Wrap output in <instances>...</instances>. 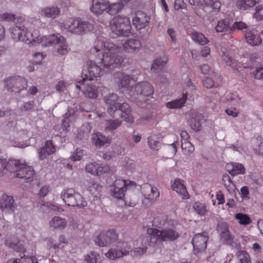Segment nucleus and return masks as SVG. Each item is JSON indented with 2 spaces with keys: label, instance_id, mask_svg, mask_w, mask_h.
<instances>
[{
  "label": "nucleus",
  "instance_id": "obj_30",
  "mask_svg": "<svg viewBox=\"0 0 263 263\" xmlns=\"http://www.w3.org/2000/svg\"><path fill=\"white\" fill-rule=\"evenodd\" d=\"M14 199L12 196L4 194L0 198V208L2 209H9L11 212L14 211Z\"/></svg>",
  "mask_w": 263,
  "mask_h": 263
},
{
  "label": "nucleus",
  "instance_id": "obj_50",
  "mask_svg": "<svg viewBox=\"0 0 263 263\" xmlns=\"http://www.w3.org/2000/svg\"><path fill=\"white\" fill-rule=\"evenodd\" d=\"M237 255L240 263H251L250 255L246 251H238Z\"/></svg>",
  "mask_w": 263,
  "mask_h": 263
},
{
  "label": "nucleus",
  "instance_id": "obj_39",
  "mask_svg": "<svg viewBox=\"0 0 263 263\" xmlns=\"http://www.w3.org/2000/svg\"><path fill=\"white\" fill-rule=\"evenodd\" d=\"M122 121L119 120H108L105 121L104 124L105 132H111L116 130L121 126Z\"/></svg>",
  "mask_w": 263,
  "mask_h": 263
},
{
  "label": "nucleus",
  "instance_id": "obj_35",
  "mask_svg": "<svg viewBox=\"0 0 263 263\" xmlns=\"http://www.w3.org/2000/svg\"><path fill=\"white\" fill-rule=\"evenodd\" d=\"M203 118L202 114L198 112H195L192 115V117L190 121V126L191 128L196 132L200 130L201 120Z\"/></svg>",
  "mask_w": 263,
  "mask_h": 263
},
{
  "label": "nucleus",
  "instance_id": "obj_21",
  "mask_svg": "<svg viewBox=\"0 0 263 263\" xmlns=\"http://www.w3.org/2000/svg\"><path fill=\"white\" fill-rule=\"evenodd\" d=\"M245 35L246 41L251 45L258 46L262 42L260 34L256 30H248Z\"/></svg>",
  "mask_w": 263,
  "mask_h": 263
},
{
  "label": "nucleus",
  "instance_id": "obj_6",
  "mask_svg": "<svg viewBox=\"0 0 263 263\" xmlns=\"http://www.w3.org/2000/svg\"><path fill=\"white\" fill-rule=\"evenodd\" d=\"M64 26L69 32L78 35H83L94 29L93 24L80 18L68 20L64 23Z\"/></svg>",
  "mask_w": 263,
  "mask_h": 263
},
{
  "label": "nucleus",
  "instance_id": "obj_31",
  "mask_svg": "<svg viewBox=\"0 0 263 263\" xmlns=\"http://www.w3.org/2000/svg\"><path fill=\"white\" fill-rule=\"evenodd\" d=\"M16 160L10 159L8 161L6 159H0V173H6L7 172H11L13 167L17 164Z\"/></svg>",
  "mask_w": 263,
  "mask_h": 263
},
{
  "label": "nucleus",
  "instance_id": "obj_18",
  "mask_svg": "<svg viewBox=\"0 0 263 263\" xmlns=\"http://www.w3.org/2000/svg\"><path fill=\"white\" fill-rule=\"evenodd\" d=\"M171 189L175 191L182 199L189 198V195L183 180L178 178L175 179L172 183Z\"/></svg>",
  "mask_w": 263,
  "mask_h": 263
},
{
  "label": "nucleus",
  "instance_id": "obj_41",
  "mask_svg": "<svg viewBox=\"0 0 263 263\" xmlns=\"http://www.w3.org/2000/svg\"><path fill=\"white\" fill-rule=\"evenodd\" d=\"M221 58L226 64L233 68H236L237 63L235 60L230 57L229 52L224 49L221 50Z\"/></svg>",
  "mask_w": 263,
  "mask_h": 263
},
{
  "label": "nucleus",
  "instance_id": "obj_49",
  "mask_svg": "<svg viewBox=\"0 0 263 263\" xmlns=\"http://www.w3.org/2000/svg\"><path fill=\"white\" fill-rule=\"evenodd\" d=\"M100 257L99 255L95 252L91 251L85 257L86 263H99Z\"/></svg>",
  "mask_w": 263,
  "mask_h": 263
},
{
  "label": "nucleus",
  "instance_id": "obj_59",
  "mask_svg": "<svg viewBox=\"0 0 263 263\" xmlns=\"http://www.w3.org/2000/svg\"><path fill=\"white\" fill-rule=\"evenodd\" d=\"M248 28L247 25L242 22H235L233 26L231 27V31H235L236 29L238 30H242L243 29Z\"/></svg>",
  "mask_w": 263,
  "mask_h": 263
},
{
  "label": "nucleus",
  "instance_id": "obj_19",
  "mask_svg": "<svg viewBox=\"0 0 263 263\" xmlns=\"http://www.w3.org/2000/svg\"><path fill=\"white\" fill-rule=\"evenodd\" d=\"M149 17L145 13L139 12L133 18V24L137 30H141L148 24Z\"/></svg>",
  "mask_w": 263,
  "mask_h": 263
},
{
  "label": "nucleus",
  "instance_id": "obj_34",
  "mask_svg": "<svg viewBox=\"0 0 263 263\" xmlns=\"http://www.w3.org/2000/svg\"><path fill=\"white\" fill-rule=\"evenodd\" d=\"M49 224L52 228L61 230L66 227L67 221L64 218L60 216H55L49 221Z\"/></svg>",
  "mask_w": 263,
  "mask_h": 263
},
{
  "label": "nucleus",
  "instance_id": "obj_8",
  "mask_svg": "<svg viewBox=\"0 0 263 263\" xmlns=\"http://www.w3.org/2000/svg\"><path fill=\"white\" fill-rule=\"evenodd\" d=\"M114 81L120 88L128 91L130 95H134L133 89L135 86V81L133 77L124 72H117L114 75Z\"/></svg>",
  "mask_w": 263,
  "mask_h": 263
},
{
  "label": "nucleus",
  "instance_id": "obj_42",
  "mask_svg": "<svg viewBox=\"0 0 263 263\" xmlns=\"http://www.w3.org/2000/svg\"><path fill=\"white\" fill-rule=\"evenodd\" d=\"M129 184L134 185L136 184L134 182L130 180L118 179L115 180L114 185L111 186V187L116 189L119 188L120 190L122 189L127 190V188Z\"/></svg>",
  "mask_w": 263,
  "mask_h": 263
},
{
  "label": "nucleus",
  "instance_id": "obj_26",
  "mask_svg": "<svg viewBox=\"0 0 263 263\" xmlns=\"http://www.w3.org/2000/svg\"><path fill=\"white\" fill-rule=\"evenodd\" d=\"M167 62L166 57H161L154 60L151 67V71L153 73H158L162 71Z\"/></svg>",
  "mask_w": 263,
  "mask_h": 263
},
{
  "label": "nucleus",
  "instance_id": "obj_4",
  "mask_svg": "<svg viewBox=\"0 0 263 263\" xmlns=\"http://www.w3.org/2000/svg\"><path fill=\"white\" fill-rule=\"evenodd\" d=\"M131 27L129 18L124 16L117 15L110 22L111 31L118 36H128L130 33Z\"/></svg>",
  "mask_w": 263,
  "mask_h": 263
},
{
  "label": "nucleus",
  "instance_id": "obj_22",
  "mask_svg": "<svg viewBox=\"0 0 263 263\" xmlns=\"http://www.w3.org/2000/svg\"><path fill=\"white\" fill-rule=\"evenodd\" d=\"M82 82L84 85V88L83 89L84 96L91 99L96 98L99 93L97 87L93 85L90 82L91 81H86L84 83V81L82 79Z\"/></svg>",
  "mask_w": 263,
  "mask_h": 263
},
{
  "label": "nucleus",
  "instance_id": "obj_11",
  "mask_svg": "<svg viewBox=\"0 0 263 263\" xmlns=\"http://www.w3.org/2000/svg\"><path fill=\"white\" fill-rule=\"evenodd\" d=\"M118 239V234L114 230H110L100 233L95 239L96 244L104 247L109 246L115 242Z\"/></svg>",
  "mask_w": 263,
  "mask_h": 263
},
{
  "label": "nucleus",
  "instance_id": "obj_53",
  "mask_svg": "<svg viewBox=\"0 0 263 263\" xmlns=\"http://www.w3.org/2000/svg\"><path fill=\"white\" fill-rule=\"evenodd\" d=\"M220 236L221 239L223 240L226 244L229 246H232L234 237L231 235L229 231L221 234Z\"/></svg>",
  "mask_w": 263,
  "mask_h": 263
},
{
  "label": "nucleus",
  "instance_id": "obj_51",
  "mask_svg": "<svg viewBox=\"0 0 263 263\" xmlns=\"http://www.w3.org/2000/svg\"><path fill=\"white\" fill-rule=\"evenodd\" d=\"M185 154L189 155L194 151V145L189 141H182L181 145Z\"/></svg>",
  "mask_w": 263,
  "mask_h": 263
},
{
  "label": "nucleus",
  "instance_id": "obj_12",
  "mask_svg": "<svg viewBox=\"0 0 263 263\" xmlns=\"http://www.w3.org/2000/svg\"><path fill=\"white\" fill-rule=\"evenodd\" d=\"M139 96V99L148 100V98L151 97L154 93V89L152 86L147 82H141L135 86L133 89V92Z\"/></svg>",
  "mask_w": 263,
  "mask_h": 263
},
{
  "label": "nucleus",
  "instance_id": "obj_17",
  "mask_svg": "<svg viewBox=\"0 0 263 263\" xmlns=\"http://www.w3.org/2000/svg\"><path fill=\"white\" fill-rule=\"evenodd\" d=\"M123 48L127 53H136L141 50L142 44L139 40L129 39L123 43Z\"/></svg>",
  "mask_w": 263,
  "mask_h": 263
},
{
  "label": "nucleus",
  "instance_id": "obj_40",
  "mask_svg": "<svg viewBox=\"0 0 263 263\" xmlns=\"http://www.w3.org/2000/svg\"><path fill=\"white\" fill-rule=\"evenodd\" d=\"M75 112L71 109H69L67 112L66 113L65 118L62 122V129L63 131H68L70 126V123L74 119Z\"/></svg>",
  "mask_w": 263,
  "mask_h": 263
},
{
  "label": "nucleus",
  "instance_id": "obj_5",
  "mask_svg": "<svg viewBox=\"0 0 263 263\" xmlns=\"http://www.w3.org/2000/svg\"><path fill=\"white\" fill-rule=\"evenodd\" d=\"M61 198L68 206L84 208L87 204V201L72 188L64 189L61 193Z\"/></svg>",
  "mask_w": 263,
  "mask_h": 263
},
{
  "label": "nucleus",
  "instance_id": "obj_24",
  "mask_svg": "<svg viewBox=\"0 0 263 263\" xmlns=\"http://www.w3.org/2000/svg\"><path fill=\"white\" fill-rule=\"evenodd\" d=\"M174 221V220L168 218L166 216H159L154 218L153 221V226L162 229L165 227L173 226Z\"/></svg>",
  "mask_w": 263,
  "mask_h": 263
},
{
  "label": "nucleus",
  "instance_id": "obj_60",
  "mask_svg": "<svg viewBox=\"0 0 263 263\" xmlns=\"http://www.w3.org/2000/svg\"><path fill=\"white\" fill-rule=\"evenodd\" d=\"M15 18V15L11 13H4L0 14V20L10 22L14 21Z\"/></svg>",
  "mask_w": 263,
  "mask_h": 263
},
{
  "label": "nucleus",
  "instance_id": "obj_9",
  "mask_svg": "<svg viewBox=\"0 0 263 263\" xmlns=\"http://www.w3.org/2000/svg\"><path fill=\"white\" fill-rule=\"evenodd\" d=\"M17 162L14 167H13L12 173L14 174V176L25 180H30L33 178L34 175L33 169L29 166H27L25 162H22L21 160H16Z\"/></svg>",
  "mask_w": 263,
  "mask_h": 263
},
{
  "label": "nucleus",
  "instance_id": "obj_16",
  "mask_svg": "<svg viewBox=\"0 0 263 263\" xmlns=\"http://www.w3.org/2000/svg\"><path fill=\"white\" fill-rule=\"evenodd\" d=\"M118 100V96L115 93H109L104 97V102L110 115L114 114L117 110L119 104Z\"/></svg>",
  "mask_w": 263,
  "mask_h": 263
},
{
  "label": "nucleus",
  "instance_id": "obj_33",
  "mask_svg": "<svg viewBox=\"0 0 263 263\" xmlns=\"http://www.w3.org/2000/svg\"><path fill=\"white\" fill-rule=\"evenodd\" d=\"M129 251L126 249H110L108 251L105 253V256L107 258L114 260L116 258L127 255Z\"/></svg>",
  "mask_w": 263,
  "mask_h": 263
},
{
  "label": "nucleus",
  "instance_id": "obj_52",
  "mask_svg": "<svg viewBox=\"0 0 263 263\" xmlns=\"http://www.w3.org/2000/svg\"><path fill=\"white\" fill-rule=\"evenodd\" d=\"M235 218L239 220L240 224L247 225L251 222L250 217L246 214L237 213L235 215Z\"/></svg>",
  "mask_w": 263,
  "mask_h": 263
},
{
  "label": "nucleus",
  "instance_id": "obj_7",
  "mask_svg": "<svg viewBox=\"0 0 263 263\" xmlns=\"http://www.w3.org/2000/svg\"><path fill=\"white\" fill-rule=\"evenodd\" d=\"M4 86L10 92L20 93L27 88L28 81L22 77L15 76L6 79L4 81Z\"/></svg>",
  "mask_w": 263,
  "mask_h": 263
},
{
  "label": "nucleus",
  "instance_id": "obj_2",
  "mask_svg": "<svg viewBox=\"0 0 263 263\" xmlns=\"http://www.w3.org/2000/svg\"><path fill=\"white\" fill-rule=\"evenodd\" d=\"M10 31L12 37L15 41L25 42L27 44H31L42 43L43 45H44V42L46 41L43 39L46 36L40 37L38 30L28 29L24 25H15L12 27Z\"/></svg>",
  "mask_w": 263,
  "mask_h": 263
},
{
  "label": "nucleus",
  "instance_id": "obj_38",
  "mask_svg": "<svg viewBox=\"0 0 263 263\" xmlns=\"http://www.w3.org/2000/svg\"><path fill=\"white\" fill-rule=\"evenodd\" d=\"M5 245L13 250L17 252L25 251V248L22 243L17 240H11L7 239L5 240Z\"/></svg>",
  "mask_w": 263,
  "mask_h": 263
},
{
  "label": "nucleus",
  "instance_id": "obj_23",
  "mask_svg": "<svg viewBox=\"0 0 263 263\" xmlns=\"http://www.w3.org/2000/svg\"><path fill=\"white\" fill-rule=\"evenodd\" d=\"M108 3L107 0H92L90 10L93 13L101 14L104 11L106 10Z\"/></svg>",
  "mask_w": 263,
  "mask_h": 263
},
{
  "label": "nucleus",
  "instance_id": "obj_54",
  "mask_svg": "<svg viewBox=\"0 0 263 263\" xmlns=\"http://www.w3.org/2000/svg\"><path fill=\"white\" fill-rule=\"evenodd\" d=\"M126 191V189L120 190L119 188H111V192L112 196L117 199H122L125 196V193Z\"/></svg>",
  "mask_w": 263,
  "mask_h": 263
},
{
  "label": "nucleus",
  "instance_id": "obj_44",
  "mask_svg": "<svg viewBox=\"0 0 263 263\" xmlns=\"http://www.w3.org/2000/svg\"><path fill=\"white\" fill-rule=\"evenodd\" d=\"M222 181L224 185L229 193L233 192L235 191L236 189L235 184L232 182L228 175L225 174L223 175Z\"/></svg>",
  "mask_w": 263,
  "mask_h": 263
},
{
  "label": "nucleus",
  "instance_id": "obj_10",
  "mask_svg": "<svg viewBox=\"0 0 263 263\" xmlns=\"http://www.w3.org/2000/svg\"><path fill=\"white\" fill-rule=\"evenodd\" d=\"M46 40L44 42V46L53 45L57 46V52L61 54H65L67 53V45L65 39L60 34H50L43 39Z\"/></svg>",
  "mask_w": 263,
  "mask_h": 263
},
{
  "label": "nucleus",
  "instance_id": "obj_32",
  "mask_svg": "<svg viewBox=\"0 0 263 263\" xmlns=\"http://www.w3.org/2000/svg\"><path fill=\"white\" fill-rule=\"evenodd\" d=\"M161 140L160 135L152 134L147 138L148 145L151 149L158 151L161 147Z\"/></svg>",
  "mask_w": 263,
  "mask_h": 263
},
{
  "label": "nucleus",
  "instance_id": "obj_20",
  "mask_svg": "<svg viewBox=\"0 0 263 263\" xmlns=\"http://www.w3.org/2000/svg\"><path fill=\"white\" fill-rule=\"evenodd\" d=\"M109 170L107 166H101L96 163H90L86 165L85 170L94 176H100L107 172Z\"/></svg>",
  "mask_w": 263,
  "mask_h": 263
},
{
  "label": "nucleus",
  "instance_id": "obj_61",
  "mask_svg": "<svg viewBox=\"0 0 263 263\" xmlns=\"http://www.w3.org/2000/svg\"><path fill=\"white\" fill-rule=\"evenodd\" d=\"M119 110L124 114H129L131 111V108L130 107L129 104L126 103H123L122 104H118V107H117V110Z\"/></svg>",
  "mask_w": 263,
  "mask_h": 263
},
{
  "label": "nucleus",
  "instance_id": "obj_56",
  "mask_svg": "<svg viewBox=\"0 0 263 263\" xmlns=\"http://www.w3.org/2000/svg\"><path fill=\"white\" fill-rule=\"evenodd\" d=\"M83 151L80 148H77L71 155L70 158L73 161L81 160L83 156Z\"/></svg>",
  "mask_w": 263,
  "mask_h": 263
},
{
  "label": "nucleus",
  "instance_id": "obj_57",
  "mask_svg": "<svg viewBox=\"0 0 263 263\" xmlns=\"http://www.w3.org/2000/svg\"><path fill=\"white\" fill-rule=\"evenodd\" d=\"M217 231L220 232V235L227 231H229V226L227 223L220 221L217 225Z\"/></svg>",
  "mask_w": 263,
  "mask_h": 263
},
{
  "label": "nucleus",
  "instance_id": "obj_48",
  "mask_svg": "<svg viewBox=\"0 0 263 263\" xmlns=\"http://www.w3.org/2000/svg\"><path fill=\"white\" fill-rule=\"evenodd\" d=\"M229 22L227 20H222L218 22L215 30L217 32H223L229 28Z\"/></svg>",
  "mask_w": 263,
  "mask_h": 263
},
{
  "label": "nucleus",
  "instance_id": "obj_62",
  "mask_svg": "<svg viewBox=\"0 0 263 263\" xmlns=\"http://www.w3.org/2000/svg\"><path fill=\"white\" fill-rule=\"evenodd\" d=\"M256 12L254 13V16L258 20H261L263 18V6H258L255 8Z\"/></svg>",
  "mask_w": 263,
  "mask_h": 263
},
{
  "label": "nucleus",
  "instance_id": "obj_13",
  "mask_svg": "<svg viewBox=\"0 0 263 263\" xmlns=\"http://www.w3.org/2000/svg\"><path fill=\"white\" fill-rule=\"evenodd\" d=\"M88 73H85L82 79L84 83L86 81H91L93 78L99 77L102 73L101 67L96 62L92 60H89L86 63Z\"/></svg>",
  "mask_w": 263,
  "mask_h": 263
},
{
  "label": "nucleus",
  "instance_id": "obj_45",
  "mask_svg": "<svg viewBox=\"0 0 263 263\" xmlns=\"http://www.w3.org/2000/svg\"><path fill=\"white\" fill-rule=\"evenodd\" d=\"M226 101L230 103L231 105L237 106L239 104L240 102V98L238 95L236 93H230L226 95Z\"/></svg>",
  "mask_w": 263,
  "mask_h": 263
},
{
  "label": "nucleus",
  "instance_id": "obj_58",
  "mask_svg": "<svg viewBox=\"0 0 263 263\" xmlns=\"http://www.w3.org/2000/svg\"><path fill=\"white\" fill-rule=\"evenodd\" d=\"M252 75L255 79L263 80V67H256Z\"/></svg>",
  "mask_w": 263,
  "mask_h": 263
},
{
  "label": "nucleus",
  "instance_id": "obj_29",
  "mask_svg": "<svg viewBox=\"0 0 263 263\" xmlns=\"http://www.w3.org/2000/svg\"><path fill=\"white\" fill-rule=\"evenodd\" d=\"M187 98V93H183L180 98L167 102L166 104V106L170 109H180L184 105Z\"/></svg>",
  "mask_w": 263,
  "mask_h": 263
},
{
  "label": "nucleus",
  "instance_id": "obj_46",
  "mask_svg": "<svg viewBox=\"0 0 263 263\" xmlns=\"http://www.w3.org/2000/svg\"><path fill=\"white\" fill-rule=\"evenodd\" d=\"M107 7V12L111 15H114L117 13L122 8L123 4L121 3L108 4Z\"/></svg>",
  "mask_w": 263,
  "mask_h": 263
},
{
  "label": "nucleus",
  "instance_id": "obj_37",
  "mask_svg": "<svg viewBox=\"0 0 263 263\" xmlns=\"http://www.w3.org/2000/svg\"><path fill=\"white\" fill-rule=\"evenodd\" d=\"M92 139L95 145L97 147H101L105 144L109 143L110 141V139L109 138L103 136L100 133L94 134Z\"/></svg>",
  "mask_w": 263,
  "mask_h": 263
},
{
  "label": "nucleus",
  "instance_id": "obj_64",
  "mask_svg": "<svg viewBox=\"0 0 263 263\" xmlns=\"http://www.w3.org/2000/svg\"><path fill=\"white\" fill-rule=\"evenodd\" d=\"M101 187V186L100 185L92 181L89 182L87 185L88 190L92 193L95 191L99 190Z\"/></svg>",
  "mask_w": 263,
  "mask_h": 263
},
{
  "label": "nucleus",
  "instance_id": "obj_28",
  "mask_svg": "<svg viewBox=\"0 0 263 263\" xmlns=\"http://www.w3.org/2000/svg\"><path fill=\"white\" fill-rule=\"evenodd\" d=\"M61 12V10L57 6L46 7L41 10V15L44 17L55 18L58 17Z\"/></svg>",
  "mask_w": 263,
  "mask_h": 263
},
{
  "label": "nucleus",
  "instance_id": "obj_36",
  "mask_svg": "<svg viewBox=\"0 0 263 263\" xmlns=\"http://www.w3.org/2000/svg\"><path fill=\"white\" fill-rule=\"evenodd\" d=\"M258 2L259 0H238L236 6L240 10H246L254 6Z\"/></svg>",
  "mask_w": 263,
  "mask_h": 263
},
{
  "label": "nucleus",
  "instance_id": "obj_55",
  "mask_svg": "<svg viewBox=\"0 0 263 263\" xmlns=\"http://www.w3.org/2000/svg\"><path fill=\"white\" fill-rule=\"evenodd\" d=\"M196 2L201 6H214V8L219 7V3L214 2L213 0H196Z\"/></svg>",
  "mask_w": 263,
  "mask_h": 263
},
{
  "label": "nucleus",
  "instance_id": "obj_14",
  "mask_svg": "<svg viewBox=\"0 0 263 263\" xmlns=\"http://www.w3.org/2000/svg\"><path fill=\"white\" fill-rule=\"evenodd\" d=\"M208 239V234L206 232L196 234L192 239L194 250L197 253L204 251L206 248Z\"/></svg>",
  "mask_w": 263,
  "mask_h": 263
},
{
  "label": "nucleus",
  "instance_id": "obj_3",
  "mask_svg": "<svg viewBox=\"0 0 263 263\" xmlns=\"http://www.w3.org/2000/svg\"><path fill=\"white\" fill-rule=\"evenodd\" d=\"M147 233L155 238L157 242L175 241L180 236L175 227V221L173 226L165 227L161 230L148 228L147 230Z\"/></svg>",
  "mask_w": 263,
  "mask_h": 263
},
{
  "label": "nucleus",
  "instance_id": "obj_25",
  "mask_svg": "<svg viewBox=\"0 0 263 263\" xmlns=\"http://www.w3.org/2000/svg\"><path fill=\"white\" fill-rule=\"evenodd\" d=\"M226 169L233 176L244 174L245 173L244 166L242 164L237 162L228 163L226 166Z\"/></svg>",
  "mask_w": 263,
  "mask_h": 263
},
{
  "label": "nucleus",
  "instance_id": "obj_43",
  "mask_svg": "<svg viewBox=\"0 0 263 263\" xmlns=\"http://www.w3.org/2000/svg\"><path fill=\"white\" fill-rule=\"evenodd\" d=\"M191 37L195 42L200 45H205L209 42L208 39L202 33L199 32H193Z\"/></svg>",
  "mask_w": 263,
  "mask_h": 263
},
{
  "label": "nucleus",
  "instance_id": "obj_27",
  "mask_svg": "<svg viewBox=\"0 0 263 263\" xmlns=\"http://www.w3.org/2000/svg\"><path fill=\"white\" fill-rule=\"evenodd\" d=\"M55 151V147L53 144L52 141H46L44 146L40 149L39 152V157L40 159L43 160L45 159L47 155L53 154Z\"/></svg>",
  "mask_w": 263,
  "mask_h": 263
},
{
  "label": "nucleus",
  "instance_id": "obj_47",
  "mask_svg": "<svg viewBox=\"0 0 263 263\" xmlns=\"http://www.w3.org/2000/svg\"><path fill=\"white\" fill-rule=\"evenodd\" d=\"M193 208L194 211L200 216L205 215L207 212L206 206L204 204L200 202H195Z\"/></svg>",
  "mask_w": 263,
  "mask_h": 263
},
{
  "label": "nucleus",
  "instance_id": "obj_15",
  "mask_svg": "<svg viewBox=\"0 0 263 263\" xmlns=\"http://www.w3.org/2000/svg\"><path fill=\"white\" fill-rule=\"evenodd\" d=\"M141 192L144 196V199L143 200V203H145L146 200L153 201L160 195L158 189L148 183L142 185L141 186Z\"/></svg>",
  "mask_w": 263,
  "mask_h": 263
},
{
  "label": "nucleus",
  "instance_id": "obj_63",
  "mask_svg": "<svg viewBox=\"0 0 263 263\" xmlns=\"http://www.w3.org/2000/svg\"><path fill=\"white\" fill-rule=\"evenodd\" d=\"M44 55L43 52H36L33 55V62L35 64H39L44 59Z\"/></svg>",
  "mask_w": 263,
  "mask_h": 263
},
{
  "label": "nucleus",
  "instance_id": "obj_1",
  "mask_svg": "<svg viewBox=\"0 0 263 263\" xmlns=\"http://www.w3.org/2000/svg\"><path fill=\"white\" fill-rule=\"evenodd\" d=\"M94 50L101 52L96 60L104 68L111 69L118 67L123 61L120 55V48L112 42L98 39L95 43Z\"/></svg>",
  "mask_w": 263,
  "mask_h": 263
}]
</instances>
